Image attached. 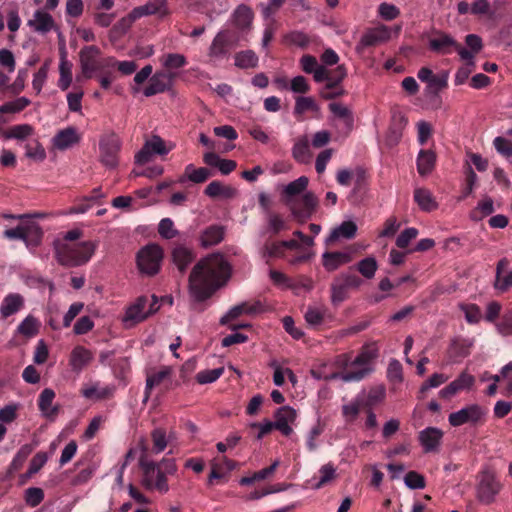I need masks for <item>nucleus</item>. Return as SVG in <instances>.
I'll return each mask as SVG.
<instances>
[{
	"instance_id": "obj_48",
	"label": "nucleus",
	"mask_w": 512,
	"mask_h": 512,
	"mask_svg": "<svg viewBox=\"0 0 512 512\" xmlns=\"http://www.w3.org/2000/svg\"><path fill=\"white\" fill-rule=\"evenodd\" d=\"M363 408H366L364 402L356 399L346 405H343L342 415L347 422H353Z\"/></svg>"
},
{
	"instance_id": "obj_63",
	"label": "nucleus",
	"mask_w": 512,
	"mask_h": 512,
	"mask_svg": "<svg viewBox=\"0 0 512 512\" xmlns=\"http://www.w3.org/2000/svg\"><path fill=\"white\" fill-rule=\"evenodd\" d=\"M494 146L496 150L505 157H511L512 156V141L502 137L497 136L494 139Z\"/></svg>"
},
{
	"instance_id": "obj_56",
	"label": "nucleus",
	"mask_w": 512,
	"mask_h": 512,
	"mask_svg": "<svg viewBox=\"0 0 512 512\" xmlns=\"http://www.w3.org/2000/svg\"><path fill=\"white\" fill-rule=\"evenodd\" d=\"M49 66L48 63H45L39 71L33 74L32 79V88L36 92V94H40L42 88L47 80Z\"/></svg>"
},
{
	"instance_id": "obj_34",
	"label": "nucleus",
	"mask_w": 512,
	"mask_h": 512,
	"mask_svg": "<svg viewBox=\"0 0 512 512\" xmlns=\"http://www.w3.org/2000/svg\"><path fill=\"white\" fill-rule=\"evenodd\" d=\"M212 175L211 171L207 168H196L192 164L185 166L184 176L180 179L183 182L184 179L199 184L204 183Z\"/></svg>"
},
{
	"instance_id": "obj_4",
	"label": "nucleus",
	"mask_w": 512,
	"mask_h": 512,
	"mask_svg": "<svg viewBox=\"0 0 512 512\" xmlns=\"http://www.w3.org/2000/svg\"><path fill=\"white\" fill-rule=\"evenodd\" d=\"M163 251L157 244H148L137 254V265L141 273L153 276L158 273Z\"/></svg>"
},
{
	"instance_id": "obj_18",
	"label": "nucleus",
	"mask_w": 512,
	"mask_h": 512,
	"mask_svg": "<svg viewBox=\"0 0 512 512\" xmlns=\"http://www.w3.org/2000/svg\"><path fill=\"white\" fill-rule=\"evenodd\" d=\"M92 360V352L84 346L77 345L68 357V364H70L72 371L80 373Z\"/></svg>"
},
{
	"instance_id": "obj_45",
	"label": "nucleus",
	"mask_w": 512,
	"mask_h": 512,
	"mask_svg": "<svg viewBox=\"0 0 512 512\" xmlns=\"http://www.w3.org/2000/svg\"><path fill=\"white\" fill-rule=\"evenodd\" d=\"M186 64V57L179 53L166 54L162 61L163 67L168 70L166 72H172V70L183 68Z\"/></svg>"
},
{
	"instance_id": "obj_14",
	"label": "nucleus",
	"mask_w": 512,
	"mask_h": 512,
	"mask_svg": "<svg viewBox=\"0 0 512 512\" xmlns=\"http://www.w3.org/2000/svg\"><path fill=\"white\" fill-rule=\"evenodd\" d=\"M176 76V72H156L150 77L149 84L144 89V95L151 97L167 91L172 86Z\"/></svg>"
},
{
	"instance_id": "obj_54",
	"label": "nucleus",
	"mask_w": 512,
	"mask_h": 512,
	"mask_svg": "<svg viewBox=\"0 0 512 512\" xmlns=\"http://www.w3.org/2000/svg\"><path fill=\"white\" fill-rule=\"evenodd\" d=\"M106 61L108 67H117L122 75H131L138 68L137 64L133 61H117L113 57L107 58Z\"/></svg>"
},
{
	"instance_id": "obj_49",
	"label": "nucleus",
	"mask_w": 512,
	"mask_h": 512,
	"mask_svg": "<svg viewBox=\"0 0 512 512\" xmlns=\"http://www.w3.org/2000/svg\"><path fill=\"white\" fill-rule=\"evenodd\" d=\"M19 334L25 337H32L39 331V322L32 316H27L17 327Z\"/></svg>"
},
{
	"instance_id": "obj_37",
	"label": "nucleus",
	"mask_w": 512,
	"mask_h": 512,
	"mask_svg": "<svg viewBox=\"0 0 512 512\" xmlns=\"http://www.w3.org/2000/svg\"><path fill=\"white\" fill-rule=\"evenodd\" d=\"M235 65L240 69H254L258 66V56L250 49L237 52Z\"/></svg>"
},
{
	"instance_id": "obj_55",
	"label": "nucleus",
	"mask_w": 512,
	"mask_h": 512,
	"mask_svg": "<svg viewBox=\"0 0 512 512\" xmlns=\"http://www.w3.org/2000/svg\"><path fill=\"white\" fill-rule=\"evenodd\" d=\"M44 497V491L39 487H29L25 491L26 504L32 508L39 506L44 500Z\"/></svg>"
},
{
	"instance_id": "obj_33",
	"label": "nucleus",
	"mask_w": 512,
	"mask_h": 512,
	"mask_svg": "<svg viewBox=\"0 0 512 512\" xmlns=\"http://www.w3.org/2000/svg\"><path fill=\"white\" fill-rule=\"evenodd\" d=\"M171 375L170 367H163L161 370L157 372H153L148 374L145 385V400L150 397L151 391L156 385H160L166 378H169Z\"/></svg>"
},
{
	"instance_id": "obj_3",
	"label": "nucleus",
	"mask_w": 512,
	"mask_h": 512,
	"mask_svg": "<svg viewBox=\"0 0 512 512\" xmlns=\"http://www.w3.org/2000/svg\"><path fill=\"white\" fill-rule=\"evenodd\" d=\"M53 246L56 260L59 264L68 267H76L87 263L96 249V244L92 241L72 244L55 240Z\"/></svg>"
},
{
	"instance_id": "obj_47",
	"label": "nucleus",
	"mask_w": 512,
	"mask_h": 512,
	"mask_svg": "<svg viewBox=\"0 0 512 512\" xmlns=\"http://www.w3.org/2000/svg\"><path fill=\"white\" fill-rule=\"evenodd\" d=\"M387 379L392 384H401L403 382V367L399 360L392 359L387 367Z\"/></svg>"
},
{
	"instance_id": "obj_57",
	"label": "nucleus",
	"mask_w": 512,
	"mask_h": 512,
	"mask_svg": "<svg viewBox=\"0 0 512 512\" xmlns=\"http://www.w3.org/2000/svg\"><path fill=\"white\" fill-rule=\"evenodd\" d=\"M158 233L164 239H172L178 231L174 228V222L170 218H163L158 225Z\"/></svg>"
},
{
	"instance_id": "obj_61",
	"label": "nucleus",
	"mask_w": 512,
	"mask_h": 512,
	"mask_svg": "<svg viewBox=\"0 0 512 512\" xmlns=\"http://www.w3.org/2000/svg\"><path fill=\"white\" fill-rule=\"evenodd\" d=\"M32 127L28 124H21L13 126L6 134L8 138L24 139L32 134Z\"/></svg>"
},
{
	"instance_id": "obj_10",
	"label": "nucleus",
	"mask_w": 512,
	"mask_h": 512,
	"mask_svg": "<svg viewBox=\"0 0 512 512\" xmlns=\"http://www.w3.org/2000/svg\"><path fill=\"white\" fill-rule=\"evenodd\" d=\"M170 13L167 0H151L143 6L132 9V11L126 15L125 21L128 24L133 23L141 17L148 15H157L159 18H163Z\"/></svg>"
},
{
	"instance_id": "obj_51",
	"label": "nucleus",
	"mask_w": 512,
	"mask_h": 512,
	"mask_svg": "<svg viewBox=\"0 0 512 512\" xmlns=\"http://www.w3.org/2000/svg\"><path fill=\"white\" fill-rule=\"evenodd\" d=\"M151 440H152V452L155 454L164 451L167 448V434L161 428H155L151 432Z\"/></svg>"
},
{
	"instance_id": "obj_23",
	"label": "nucleus",
	"mask_w": 512,
	"mask_h": 512,
	"mask_svg": "<svg viewBox=\"0 0 512 512\" xmlns=\"http://www.w3.org/2000/svg\"><path fill=\"white\" fill-rule=\"evenodd\" d=\"M55 392L51 388H45L39 395L38 407L47 419H53L58 415L59 406H52Z\"/></svg>"
},
{
	"instance_id": "obj_43",
	"label": "nucleus",
	"mask_w": 512,
	"mask_h": 512,
	"mask_svg": "<svg viewBox=\"0 0 512 512\" xmlns=\"http://www.w3.org/2000/svg\"><path fill=\"white\" fill-rule=\"evenodd\" d=\"M72 64L69 63L67 60L62 58L60 65H59V73L60 77L58 80V87L62 90H68L71 86L73 76H72Z\"/></svg>"
},
{
	"instance_id": "obj_35",
	"label": "nucleus",
	"mask_w": 512,
	"mask_h": 512,
	"mask_svg": "<svg viewBox=\"0 0 512 512\" xmlns=\"http://www.w3.org/2000/svg\"><path fill=\"white\" fill-rule=\"evenodd\" d=\"M309 184L307 176H300L298 179L288 183L283 190V197L290 199L301 195L306 191Z\"/></svg>"
},
{
	"instance_id": "obj_15",
	"label": "nucleus",
	"mask_w": 512,
	"mask_h": 512,
	"mask_svg": "<svg viewBox=\"0 0 512 512\" xmlns=\"http://www.w3.org/2000/svg\"><path fill=\"white\" fill-rule=\"evenodd\" d=\"M231 48V34L227 30H222L212 40L209 48V57L214 60L224 58Z\"/></svg>"
},
{
	"instance_id": "obj_44",
	"label": "nucleus",
	"mask_w": 512,
	"mask_h": 512,
	"mask_svg": "<svg viewBox=\"0 0 512 512\" xmlns=\"http://www.w3.org/2000/svg\"><path fill=\"white\" fill-rule=\"evenodd\" d=\"M494 211V201L491 198H484L478 202L476 209L471 212V219L479 221L483 217L491 215Z\"/></svg>"
},
{
	"instance_id": "obj_21",
	"label": "nucleus",
	"mask_w": 512,
	"mask_h": 512,
	"mask_svg": "<svg viewBox=\"0 0 512 512\" xmlns=\"http://www.w3.org/2000/svg\"><path fill=\"white\" fill-rule=\"evenodd\" d=\"M330 111L335 115V117L340 121V125L342 126L343 134L349 135L353 129V114L352 111L340 104V103H331L329 104Z\"/></svg>"
},
{
	"instance_id": "obj_62",
	"label": "nucleus",
	"mask_w": 512,
	"mask_h": 512,
	"mask_svg": "<svg viewBox=\"0 0 512 512\" xmlns=\"http://www.w3.org/2000/svg\"><path fill=\"white\" fill-rule=\"evenodd\" d=\"M324 312L318 307H308L305 320L311 326H318L323 322Z\"/></svg>"
},
{
	"instance_id": "obj_53",
	"label": "nucleus",
	"mask_w": 512,
	"mask_h": 512,
	"mask_svg": "<svg viewBox=\"0 0 512 512\" xmlns=\"http://www.w3.org/2000/svg\"><path fill=\"white\" fill-rule=\"evenodd\" d=\"M356 269L367 279L374 277L377 270V262L373 257H367L356 264Z\"/></svg>"
},
{
	"instance_id": "obj_60",
	"label": "nucleus",
	"mask_w": 512,
	"mask_h": 512,
	"mask_svg": "<svg viewBox=\"0 0 512 512\" xmlns=\"http://www.w3.org/2000/svg\"><path fill=\"white\" fill-rule=\"evenodd\" d=\"M404 481L410 489L425 488V477L415 471H409L406 474Z\"/></svg>"
},
{
	"instance_id": "obj_5",
	"label": "nucleus",
	"mask_w": 512,
	"mask_h": 512,
	"mask_svg": "<svg viewBox=\"0 0 512 512\" xmlns=\"http://www.w3.org/2000/svg\"><path fill=\"white\" fill-rule=\"evenodd\" d=\"M373 371L372 366L354 365L346 371H336L331 374H324L320 370H312L311 374L315 379H323L326 381L341 379L344 382H360L365 379Z\"/></svg>"
},
{
	"instance_id": "obj_16",
	"label": "nucleus",
	"mask_w": 512,
	"mask_h": 512,
	"mask_svg": "<svg viewBox=\"0 0 512 512\" xmlns=\"http://www.w3.org/2000/svg\"><path fill=\"white\" fill-rule=\"evenodd\" d=\"M24 308V297L16 292L7 294L0 303V317L7 319Z\"/></svg>"
},
{
	"instance_id": "obj_26",
	"label": "nucleus",
	"mask_w": 512,
	"mask_h": 512,
	"mask_svg": "<svg viewBox=\"0 0 512 512\" xmlns=\"http://www.w3.org/2000/svg\"><path fill=\"white\" fill-rule=\"evenodd\" d=\"M436 164V154L430 149H421L417 155L416 168L421 176L432 172Z\"/></svg>"
},
{
	"instance_id": "obj_25",
	"label": "nucleus",
	"mask_w": 512,
	"mask_h": 512,
	"mask_svg": "<svg viewBox=\"0 0 512 512\" xmlns=\"http://www.w3.org/2000/svg\"><path fill=\"white\" fill-rule=\"evenodd\" d=\"M472 341L463 337L453 338L449 344L448 356L457 361L458 359L468 357L472 348Z\"/></svg>"
},
{
	"instance_id": "obj_38",
	"label": "nucleus",
	"mask_w": 512,
	"mask_h": 512,
	"mask_svg": "<svg viewBox=\"0 0 512 512\" xmlns=\"http://www.w3.org/2000/svg\"><path fill=\"white\" fill-rule=\"evenodd\" d=\"M357 231V227L352 221H344L338 228L333 230L328 237V242L333 243L337 241L340 237L346 239H352L355 236Z\"/></svg>"
},
{
	"instance_id": "obj_20",
	"label": "nucleus",
	"mask_w": 512,
	"mask_h": 512,
	"mask_svg": "<svg viewBox=\"0 0 512 512\" xmlns=\"http://www.w3.org/2000/svg\"><path fill=\"white\" fill-rule=\"evenodd\" d=\"M443 437V432L436 427H427L419 432L418 440L424 451H435Z\"/></svg>"
},
{
	"instance_id": "obj_24",
	"label": "nucleus",
	"mask_w": 512,
	"mask_h": 512,
	"mask_svg": "<svg viewBox=\"0 0 512 512\" xmlns=\"http://www.w3.org/2000/svg\"><path fill=\"white\" fill-rule=\"evenodd\" d=\"M430 49L439 54H450L457 46V42L448 34L438 32L436 37L429 40Z\"/></svg>"
},
{
	"instance_id": "obj_58",
	"label": "nucleus",
	"mask_w": 512,
	"mask_h": 512,
	"mask_svg": "<svg viewBox=\"0 0 512 512\" xmlns=\"http://www.w3.org/2000/svg\"><path fill=\"white\" fill-rule=\"evenodd\" d=\"M418 235L417 228H405L397 237L396 245L400 249L408 247L409 243Z\"/></svg>"
},
{
	"instance_id": "obj_32",
	"label": "nucleus",
	"mask_w": 512,
	"mask_h": 512,
	"mask_svg": "<svg viewBox=\"0 0 512 512\" xmlns=\"http://www.w3.org/2000/svg\"><path fill=\"white\" fill-rule=\"evenodd\" d=\"M414 201L422 211L431 212L438 207L432 193L425 188H418L414 191Z\"/></svg>"
},
{
	"instance_id": "obj_36",
	"label": "nucleus",
	"mask_w": 512,
	"mask_h": 512,
	"mask_svg": "<svg viewBox=\"0 0 512 512\" xmlns=\"http://www.w3.org/2000/svg\"><path fill=\"white\" fill-rule=\"evenodd\" d=\"M233 20L238 29H248L253 20V12L248 6L240 5L233 13Z\"/></svg>"
},
{
	"instance_id": "obj_19",
	"label": "nucleus",
	"mask_w": 512,
	"mask_h": 512,
	"mask_svg": "<svg viewBox=\"0 0 512 512\" xmlns=\"http://www.w3.org/2000/svg\"><path fill=\"white\" fill-rule=\"evenodd\" d=\"M260 310L261 304L259 301H255L253 303L242 302L241 304H238L233 308H230V311L221 318L220 324L226 325L230 321L239 318L243 314L252 315L260 312Z\"/></svg>"
},
{
	"instance_id": "obj_6",
	"label": "nucleus",
	"mask_w": 512,
	"mask_h": 512,
	"mask_svg": "<svg viewBox=\"0 0 512 512\" xmlns=\"http://www.w3.org/2000/svg\"><path fill=\"white\" fill-rule=\"evenodd\" d=\"M121 149V140L113 132L100 137V163L108 169L118 166V155Z\"/></svg>"
},
{
	"instance_id": "obj_8",
	"label": "nucleus",
	"mask_w": 512,
	"mask_h": 512,
	"mask_svg": "<svg viewBox=\"0 0 512 512\" xmlns=\"http://www.w3.org/2000/svg\"><path fill=\"white\" fill-rule=\"evenodd\" d=\"M101 55V49L96 45L84 46L80 51V64L82 74L86 78H91L95 72L104 71L107 68V61L98 60Z\"/></svg>"
},
{
	"instance_id": "obj_59",
	"label": "nucleus",
	"mask_w": 512,
	"mask_h": 512,
	"mask_svg": "<svg viewBox=\"0 0 512 512\" xmlns=\"http://www.w3.org/2000/svg\"><path fill=\"white\" fill-rule=\"evenodd\" d=\"M331 298L334 304H339L347 298L348 289L337 279L331 287Z\"/></svg>"
},
{
	"instance_id": "obj_64",
	"label": "nucleus",
	"mask_w": 512,
	"mask_h": 512,
	"mask_svg": "<svg viewBox=\"0 0 512 512\" xmlns=\"http://www.w3.org/2000/svg\"><path fill=\"white\" fill-rule=\"evenodd\" d=\"M497 327L501 334L512 335V308L505 312Z\"/></svg>"
},
{
	"instance_id": "obj_28",
	"label": "nucleus",
	"mask_w": 512,
	"mask_h": 512,
	"mask_svg": "<svg viewBox=\"0 0 512 512\" xmlns=\"http://www.w3.org/2000/svg\"><path fill=\"white\" fill-rule=\"evenodd\" d=\"M79 140L77 130L74 127H68L55 134L53 143L56 148L64 150L78 143Z\"/></svg>"
},
{
	"instance_id": "obj_1",
	"label": "nucleus",
	"mask_w": 512,
	"mask_h": 512,
	"mask_svg": "<svg viewBox=\"0 0 512 512\" xmlns=\"http://www.w3.org/2000/svg\"><path fill=\"white\" fill-rule=\"evenodd\" d=\"M231 277V264L222 254L213 253L196 262L189 278V292L194 300L205 301Z\"/></svg>"
},
{
	"instance_id": "obj_30",
	"label": "nucleus",
	"mask_w": 512,
	"mask_h": 512,
	"mask_svg": "<svg viewBox=\"0 0 512 512\" xmlns=\"http://www.w3.org/2000/svg\"><path fill=\"white\" fill-rule=\"evenodd\" d=\"M509 265V260L506 258L501 259L496 267V280L495 288L500 291H506L512 287V270L508 274L503 275V272Z\"/></svg>"
},
{
	"instance_id": "obj_31",
	"label": "nucleus",
	"mask_w": 512,
	"mask_h": 512,
	"mask_svg": "<svg viewBox=\"0 0 512 512\" xmlns=\"http://www.w3.org/2000/svg\"><path fill=\"white\" fill-rule=\"evenodd\" d=\"M350 261V255L344 252H326L322 255V264L328 271H334L342 264Z\"/></svg>"
},
{
	"instance_id": "obj_7",
	"label": "nucleus",
	"mask_w": 512,
	"mask_h": 512,
	"mask_svg": "<svg viewBox=\"0 0 512 512\" xmlns=\"http://www.w3.org/2000/svg\"><path fill=\"white\" fill-rule=\"evenodd\" d=\"M501 484L495 474L489 470L482 471L479 474L477 484V499L485 505H490L495 501L500 492Z\"/></svg>"
},
{
	"instance_id": "obj_11",
	"label": "nucleus",
	"mask_w": 512,
	"mask_h": 512,
	"mask_svg": "<svg viewBox=\"0 0 512 512\" xmlns=\"http://www.w3.org/2000/svg\"><path fill=\"white\" fill-rule=\"evenodd\" d=\"M318 198L313 192H306L302 199L290 205L292 215L301 223L306 222L316 212Z\"/></svg>"
},
{
	"instance_id": "obj_52",
	"label": "nucleus",
	"mask_w": 512,
	"mask_h": 512,
	"mask_svg": "<svg viewBox=\"0 0 512 512\" xmlns=\"http://www.w3.org/2000/svg\"><path fill=\"white\" fill-rule=\"evenodd\" d=\"M319 474L320 478L314 485L315 489H320L326 483L333 481L336 478V468L332 463L324 464L319 469Z\"/></svg>"
},
{
	"instance_id": "obj_9",
	"label": "nucleus",
	"mask_w": 512,
	"mask_h": 512,
	"mask_svg": "<svg viewBox=\"0 0 512 512\" xmlns=\"http://www.w3.org/2000/svg\"><path fill=\"white\" fill-rule=\"evenodd\" d=\"M487 411L478 404H471L459 411L453 412L448 416V422L451 426L458 427L469 423L478 425L483 422Z\"/></svg>"
},
{
	"instance_id": "obj_29",
	"label": "nucleus",
	"mask_w": 512,
	"mask_h": 512,
	"mask_svg": "<svg viewBox=\"0 0 512 512\" xmlns=\"http://www.w3.org/2000/svg\"><path fill=\"white\" fill-rule=\"evenodd\" d=\"M193 251L183 245H178L173 249L172 259L181 273H184L189 264L194 260Z\"/></svg>"
},
{
	"instance_id": "obj_41",
	"label": "nucleus",
	"mask_w": 512,
	"mask_h": 512,
	"mask_svg": "<svg viewBox=\"0 0 512 512\" xmlns=\"http://www.w3.org/2000/svg\"><path fill=\"white\" fill-rule=\"evenodd\" d=\"M224 230L219 226H211L204 230L201 236V243L204 247H211L220 243L223 239Z\"/></svg>"
},
{
	"instance_id": "obj_50",
	"label": "nucleus",
	"mask_w": 512,
	"mask_h": 512,
	"mask_svg": "<svg viewBox=\"0 0 512 512\" xmlns=\"http://www.w3.org/2000/svg\"><path fill=\"white\" fill-rule=\"evenodd\" d=\"M224 372L223 367H218L211 370H203L196 374L195 379L198 384H210L218 380Z\"/></svg>"
},
{
	"instance_id": "obj_12",
	"label": "nucleus",
	"mask_w": 512,
	"mask_h": 512,
	"mask_svg": "<svg viewBox=\"0 0 512 512\" xmlns=\"http://www.w3.org/2000/svg\"><path fill=\"white\" fill-rule=\"evenodd\" d=\"M149 302L147 295L139 296L134 302H132L125 311V315L122 319L123 323L127 327H132L137 323H141L148 318L146 307Z\"/></svg>"
},
{
	"instance_id": "obj_39",
	"label": "nucleus",
	"mask_w": 512,
	"mask_h": 512,
	"mask_svg": "<svg viewBox=\"0 0 512 512\" xmlns=\"http://www.w3.org/2000/svg\"><path fill=\"white\" fill-rule=\"evenodd\" d=\"M378 357V349L375 344L366 345L353 359L354 365L372 366L374 359Z\"/></svg>"
},
{
	"instance_id": "obj_13",
	"label": "nucleus",
	"mask_w": 512,
	"mask_h": 512,
	"mask_svg": "<svg viewBox=\"0 0 512 512\" xmlns=\"http://www.w3.org/2000/svg\"><path fill=\"white\" fill-rule=\"evenodd\" d=\"M346 75L347 71L343 65H339L334 70H329V82L324 86L320 93L322 98L335 99L344 95L345 91L340 87V83Z\"/></svg>"
},
{
	"instance_id": "obj_17",
	"label": "nucleus",
	"mask_w": 512,
	"mask_h": 512,
	"mask_svg": "<svg viewBox=\"0 0 512 512\" xmlns=\"http://www.w3.org/2000/svg\"><path fill=\"white\" fill-rule=\"evenodd\" d=\"M295 419H297V412L289 406H282L275 414V429L279 430L284 436H289L292 433L289 423H292Z\"/></svg>"
},
{
	"instance_id": "obj_2",
	"label": "nucleus",
	"mask_w": 512,
	"mask_h": 512,
	"mask_svg": "<svg viewBox=\"0 0 512 512\" xmlns=\"http://www.w3.org/2000/svg\"><path fill=\"white\" fill-rule=\"evenodd\" d=\"M139 466L143 473V484L147 489H156L161 493L169 491L167 476L177 472L174 458L163 457L158 463L149 460L143 452L139 459Z\"/></svg>"
},
{
	"instance_id": "obj_42",
	"label": "nucleus",
	"mask_w": 512,
	"mask_h": 512,
	"mask_svg": "<svg viewBox=\"0 0 512 512\" xmlns=\"http://www.w3.org/2000/svg\"><path fill=\"white\" fill-rule=\"evenodd\" d=\"M114 388H110V386H104L103 388H98L97 384H93L92 386H87L82 389V395L88 399L95 400H104L108 399L113 395Z\"/></svg>"
},
{
	"instance_id": "obj_46",
	"label": "nucleus",
	"mask_w": 512,
	"mask_h": 512,
	"mask_svg": "<svg viewBox=\"0 0 512 512\" xmlns=\"http://www.w3.org/2000/svg\"><path fill=\"white\" fill-rule=\"evenodd\" d=\"M292 156L300 163H306L309 160L310 151L307 138H302L294 143Z\"/></svg>"
},
{
	"instance_id": "obj_22",
	"label": "nucleus",
	"mask_w": 512,
	"mask_h": 512,
	"mask_svg": "<svg viewBox=\"0 0 512 512\" xmlns=\"http://www.w3.org/2000/svg\"><path fill=\"white\" fill-rule=\"evenodd\" d=\"M55 22L51 14L44 10H36L33 18L28 21V26L32 27L36 32L46 34L54 28Z\"/></svg>"
},
{
	"instance_id": "obj_40",
	"label": "nucleus",
	"mask_w": 512,
	"mask_h": 512,
	"mask_svg": "<svg viewBox=\"0 0 512 512\" xmlns=\"http://www.w3.org/2000/svg\"><path fill=\"white\" fill-rule=\"evenodd\" d=\"M388 39V33L385 28L382 29H374L365 33L360 41V46L368 47L375 46L378 43H383V41Z\"/></svg>"
},
{
	"instance_id": "obj_27",
	"label": "nucleus",
	"mask_w": 512,
	"mask_h": 512,
	"mask_svg": "<svg viewBox=\"0 0 512 512\" xmlns=\"http://www.w3.org/2000/svg\"><path fill=\"white\" fill-rule=\"evenodd\" d=\"M237 194L235 188L223 185L220 181L214 180L205 189V195L212 199H233Z\"/></svg>"
}]
</instances>
